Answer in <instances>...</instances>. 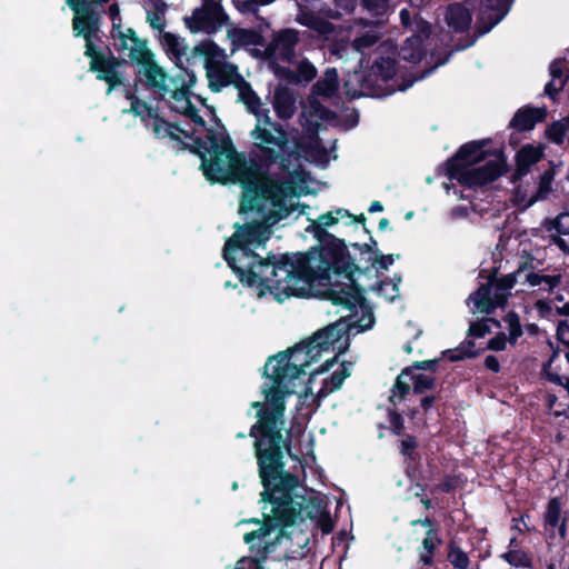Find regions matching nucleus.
Masks as SVG:
<instances>
[{
	"label": "nucleus",
	"mask_w": 569,
	"mask_h": 569,
	"mask_svg": "<svg viewBox=\"0 0 569 569\" xmlns=\"http://www.w3.org/2000/svg\"><path fill=\"white\" fill-rule=\"evenodd\" d=\"M203 4L200 9L206 10L211 16L216 17L217 19H223V22L226 23L228 20V16L223 10V7L221 3L217 0H202Z\"/></svg>",
	"instance_id": "55"
},
{
	"label": "nucleus",
	"mask_w": 569,
	"mask_h": 569,
	"mask_svg": "<svg viewBox=\"0 0 569 569\" xmlns=\"http://www.w3.org/2000/svg\"><path fill=\"white\" fill-rule=\"evenodd\" d=\"M339 338L335 326L325 327L311 337L287 350L270 356L263 367L262 377L271 385L263 383L261 392L264 401H253L257 421L249 430L254 439L253 449L258 475L263 487L261 501L270 503V513L263 512V522L259 529L244 533L246 543L262 540L276 528L291 527L302 519L305 497L293 495L298 488L299 477L286 470L284 457L298 459L292 453L291 429L283 436L286 398L291 395L288 382L306 373V368L317 359L321 349H327Z\"/></svg>",
	"instance_id": "1"
},
{
	"label": "nucleus",
	"mask_w": 569,
	"mask_h": 569,
	"mask_svg": "<svg viewBox=\"0 0 569 569\" xmlns=\"http://www.w3.org/2000/svg\"><path fill=\"white\" fill-rule=\"evenodd\" d=\"M442 543V539L438 536L437 530L431 528L427 531V536L422 540L425 552L435 553L437 546Z\"/></svg>",
	"instance_id": "57"
},
{
	"label": "nucleus",
	"mask_w": 569,
	"mask_h": 569,
	"mask_svg": "<svg viewBox=\"0 0 569 569\" xmlns=\"http://www.w3.org/2000/svg\"><path fill=\"white\" fill-rule=\"evenodd\" d=\"M408 379L412 383V392L415 395H423L428 390H433L437 385V379L433 375H426L417 371L408 375Z\"/></svg>",
	"instance_id": "36"
},
{
	"label": "nucleus",
	"mask_w": 569,
	"mask_h": 569,
	"mask_svg": "<svg viewBox=\"0 0 569 569\" xmlns=\"http://www.w3.org/2000/svg\"><path fill=\"white\" fill-rule=\"evenodd\" d=\"M553 179V172L551 170H546L539 181V187L537 193L528 201L527 207L532 206L538 199L543 198L551 190V182Z\"/></svg>",
	"instance_id": "46"
},
{
	"label": "nucleus",
	"mask_w": 569,
	"mask_h": 569,
	"mask_svg": "<svg viewBox=\"0 0 569 569\" xmlns=\"http://www.w3.org/2000/svg\"><path fill=\"white\" fill-rule=\"evenodd\" d=\"M274 112L281 120H289L296 113V97L293 92L284 86H278L274 89L273 102Z\"/></svg>",
	"instance_id": "23"
},
{
	"label": "nucleus",
	"mask_w": 569,
	"mask_h": 569,
	"mask_svg": "<svg viewBox=\"0 0 569 569\" xmlns=\"http://www.w3.org/2000/svg\"><path fill=\"white\" fill-rule=\"evenodd\" d=\"M542 520L548 538L555 539L557 535L561 540L567 538L569 517L566 513L562 515V500L560 497H551L548 500Z\"/></svg>",
	"instance_id": "14"
},
{
	"label": "nucleus",
	"mask_w": 569,
	"mask_h": 569,
	"mask_svg": "<svg viewBox=\"0 0 569 569\" xmlns=\"http://www.w3.org/2000/svg\"><path fill=\"white\" fill-rule=\"evenodd\" d=\"M503 320L508 325V330H509V335L507 337L508 341L510 345H516L518 339L523 333L522 326L520 322V317L516 311L511 310L505 316Z\"/></svg>",
	"instance_id": "41"
},
{
	"label": "nucleus",
	"mask_w": 569,
	"mask_h": 569,
	"mask_svg": "<svg viewBox=\"0 0 569 569\" xmlns=\"http://www.w3.org/2000/svg\"><path fill=\"white\" fill-rule=\"evenodd\" d=\"M491 332V328L488 325V320L480 319L477 321H471L469 329L467 330V337L471 338H483L488 333Z\"/></svg>",
	"instance_id": "51"
},
{
	"label": "nucleus",
	"mask_w": 569,
	"mask_h": 569,
	"mask_svg": "<svg viewBox=\"0 0 569 569\" xmlns=\"http://www.w3.org/2000/svg\"><path fill=\"white\" fill-rule=\"evenodd\" d=\"M556 337L560 343L567 347L565 353L566 360L569 362V321L560 320L557 326Z\"/></svg>",
	"instance_id": "56"
},
{
	"label": "nucleus",
	"mask_w": 569,
	"mask_h": 569,
	"mask_svg": "<svg viewBox=\"0 0 569 569\" xmlns=\"http://www.w3.org/2000/svg\"><path fill=\"white\" fill-rule=\"evenodd\" d=\"M232 74H236V66L233 63H220L213 68H208L209 89L212 92H220L222 88L231 84Z\"/></svg>",
	"instance_id": "24"
},
{
	"label": "nucleus",
	"mask_w": 569,
	"mask_h": 569,
	"mask_svg": "<svg viewBox=\"0 0 569 569\" xmlns=\"http://www.w3.org/2000/svg\"><path fill=\"white\" fill-rule=\"evenodd\" d=\"M446 22L456 33H465L472 22L471 11L460 2L450 3L446 11Z\"/></svg>",
	"instance_id": "22"
},
{
	"label": "nucleus",
	"mask_w": 569,
	"mask_h": 569,
	"mask_svg": "<svg viewBox=\"0 0 569 569\" xmlns=\"http://www.w3.org/2000/svg\"><path fill=\"white\" fill-rule=\"evenodd\" d=\"M331 326L336 327V329L339 333V338L335 342H332V345L328 346L327 349H321L317 359L313 360L311 363L316 362L320 358L321 353L323 351L330 350V348L337 349V353L332 358L327 359L319 368L313 370L310 373V380L313 379L316 376H319V375H322V373L329 371L338 362V357L340 355H343L349 348L350 339H349L347 326L343 323H340V322H335V323L329 325L328 327H331Z\"/></svg>",
	"instance_id": "17"
},
{
	"label": "nucleus",
	"mask_w": 569,
	"mask_h": 569,
	"mask_svg": "<svg viewBox=\"0 0 569 569\" xmlns=\"http://www.w3.org/2000/svg\"><path fill=\"white\" fill-rule=\"evenodd\" d=\"M183 21L191 33L203 31L211 34L217 32L224 24L223 19H217L200 8L194 9L190 17H184Z\"/></svg>",
	"instance_id": "19"
},
{
	"label": "nucleus",
	"mask_w": 569,
	"mask_h": 569,
	"mask_svg": "<svg viewBox=\"0 0 569 569\" xmlns=\"http://www.w3.org/2000/svg\"><path fill=\"white\" fill-rule=\"evenodd\" d=\"M525 268H526V266H521L515 272H511L509 274L502 276L501 278H497L496 277V281L493 282V286H495L496 290L508 292L510 289H512L515 287V284L517 283V276Z\"/></svg>",
	"instance_id": "48"
},
{
	"label": "nucleus",
	"mask_w": 569,
	"mask_h": 569,
	"mask_svg": "<svg viewBox=\"0 0 569 569\" xmlns=\"http://www.w3.org/2000/svg\"><path fill=\"white\" fill-rule=\"evenodd\" d=\"M458 486V480L455 476L446 475L440 483H437L431 488V493L443 492L450 493L455 491Z\"/></svg>",
	"instance_id": "58"
},
{
	"label": "nucleus",
	"mask_w": 569,
	"mask_h": 569,
	"mask_svg": "<svg viewBox=\"0 0 569 569\" xmlns=\"http://www.w3.org/2000/svg\"><path fill=\"white\" fill-rule=\"evenodd\" d=\"M363 8L376 18H383L390 10V0H361Z\"/></svg>",
	"instance_id": "44"
},
{
	"label": "nucleus",
	"mask_w": 569,
	"mask_h": 569,
	"mask_svg": "<svg viewBox=\"0 0 569 569\" xmlns=\"http://www.w3.org/2000/svg\"><path fill=\"white\" fill-rule=\"evenodd\" d=\"M547 118L546 108L523 106L519 108L509 122V127L518 132L531 131L537 123L543 122Z\"/></svg>",
	"instance_id": "18"
},
{
	"label": "nucleus",
	"mask_w": 569,
	"mask_h": 569,
	"mask_svg": "<svg viewBox=\"0 0 569 569\" xmlns=\"http://www.w3.org/2000/svg\"><path fill=\"white\" fill-rule=\"evenodd\" d=\"M101 19V13L92 7L86 6L81 12L74 13L72 30L74 37H83L86 41L84 56L96 54V50H98L93 43V39L97 38L100 32Z\"/></svg>",
	"instance_id": "12"
},
{
	"label": "nucleus",
	"mask_w": 569,
	"mask_h": 569,
	"mask_svg": "<svg viewBox=\"0 0 569 569\" xmlns=\"http://www.w3.org/2000/svg\"><path fill=\"white\" fill-rule=\"evenodd\" d=\"M87 57L90 58V71L98 72L97 79L107 82L108 93L123 84L121 74L104 62V54L99 49L96 50V54Z\"/></svg>",
	"instance_id": "20"
},
{
	"label": "nucleus",
	"mask_w": 569,
	"mask_h": 569,
	"mask_svg": "<svg viewBox=\"0 0 569 569\" xmlns=\"http://www.w3.org/2000/svg\"><path fill=\"white\" fill-rule=\"evenodd\" d=\"M406 378H408V376H403L402 369L400 375L395 380V383L391 388V396L389 397V402H391L393 406L397 405L396 399H398L399 401L406 400L407 396L412 390L410 383L407 380H405Z\"/></svg>",
	"instance_id": "38"
},
{
	"label": "nucleus",
	"mask_w": 569,
	"mask_h": 569,
	"mask_svg": "<svg viewBox=\"0 0 569 569\" xmlns=\"http://www.w3.org/2000/svg\"><path fill=\"white\" fill-rule=\"evenodd\" d=\"M372 70L375 74L380 77L383 81H388L396 76L398 62L392 57L380 56L375 59Z\"/></svg>",
	"instance_id": "35"
},
{
	"label": "nucleus",
	"mask_w": 569,
	"mask_h": 569,
	"mask_svg": "<svg viewBox=\"0 0 569 569\" xmlns=\"http://www.w3.org/2000/svg\"><path fill=\"white\" fill-rule=\"evenodd\" d=\"M418 441L413 435H406L405 439L400 441L399 452L410 462L418 463L420 461V453L417 451Z\"/></svg>",
	"instance_id": "39"
},
{
	"label": "nucleus",
	"mask_w": 569,
	"mask_h": 569,
	"mask_svg": "<svg viewBox=\"0 0 569 569\" xmlns=\"http://www.w3.org/2000/svg\"><path fill=\"white\" fill-rule=\"evenodd\" d=\"M440 359H429L421 361H413L410 366L403 368V376H408L413 373V371H429L431 373H436L439 368Z\"/></svg>",
	"instance_id": "45"
},
{
	"label": "nucleus",
	"mask_w": 569,
	"mask_h": 569,
	"mask_svg": "<svg viewBox=\"0 0 569 569\" xmlns=\"http://www.w3.org/2000/svg\"><path fill=\"white\" fill-rule=\"evenodd\" d=\"M499 558L513 568H532V555L522 548L508 549Z\"/></svg>",
	"instance_id": "32"
},
{
	"label": "nucleus",
	"mask_w": 569,
	"mask_h": 569,
	"mask_svg": "<svg viewBox=\"0 0 569 569\" xmlns=\"http://www.w3.org/2000/svg\"><path fill=\"white\" fill-rule=\"evenodd\" d=\"M217 128H206V140L193 138V143L180 141L182 149L197 154L200 160V170L212 184L236 183L237 149L220 119H214Z\"/></svg>",
	"instance_id": "4"
},
{
	"label": "nucleus",
	"mask_w": 569,
	"mask_h": 569,
	"mask_svg": "<svg viewBox=\"0 0 569 569\" xmlns=\"http://www.w3.org/2000/svg\"><path fill=\"white\" fill-rule=\"evenodd\" d=\"M485 349H476L473 340L465 339L457 348L445 350L442 356L448 358L450 362H458L466 359H475Z\"/></svg>",
	"instance_id": "31"
},
{
	"label": "nucleus",
	"mask_w": 569,
	"mask_h": 569,
	"mask_svg": "<svg viewBox=\"0 0 569 569\" xmlns=\"http://www.w3.org/2000/svg\"><path fill=\"white\" fill-rule=\"evenodd\" d=\"M167 9L168 4L163 0H152V10L147 11V22L152 29L164 33Z\"/></svg>",
	"instance_id": "33"
},
{
	"label": "nucleus",
	"mask_w": 569,
	"mask_h": 569,
	"mask_svg": "<svg viewBox=\"0 0 569 569\" xmlns=\"http://www.w3.org/2000/svg\"><path fill=\"white\" fill-rule=\"evenodd\" d=\"M448 560L457 569H468L470 560L467 555L455 541L448 545Z\"/></svg>",
	"instance_id": "40"
},
{
	"label": "nucleus",
	"mask_w": 569,
	"mask_h": 569,
	"mask_svg": "<svg viewBox=\"0 0 569 569\" xmlns=\"http://www.w3.org/2000/svg\"><path fill=\"white\" fill-rule=\"evenodd\" d=\"M247 260L243 266H239L237 262L229 266L243 286L249 288L257 286L270 291L272 289L280 290V280L270 274L271 268L262 266L267 261V257L262 258L258 254V257L247 258Z\"/></svg>",
	"instance_id": "11"
},
{
	"label": "nucleus",
	"mask_w": 569,
	"mask_h": 569,
	"mask_svg": "<svg viewBox=\"0 0 569 569\" xmlns=\"http://www.w3.org/2000/svg\"><path fill=\"white\" fill-rule=\"evenodd\" d=\"M162 39L167 53L171 56V59L179 68V72L169 78L168 88H172L171 98L176 102H181L191 94L190 89L194 86L197 77L192 70L182 66V58L188 51L187 46L182 43L183 40L172 32H164V34H162Z\"/></svg>",
	"instance_id": "7"
},
{
	"label": "nucleus",
	"mask_w": 569,
	"mask_h": 569,
	"mask_svg": "<svg viewBox=\"0 0 569 569\" xmlns=\"http://www.w3.org/2000/svg\"><path fill=\"white\" fill-rule=\"evenodd\" d=\"M350 42L347 39H337L332 40L328 43L327 48L331 56H335L339 59L343 58L348 54Z\"/></svg>",
	"instance_id": "54"
},
{
	"label": "nucleus",
	"mask_w": 569,
	"mask_h": 569,
	"mask_svg": "<svg viewBox=\"0 0 569 569\" xmlns=\"http://www.w3.org/2000/svg\"><path fill=\"white\" fill-rule=\"evenodd\" d=\"M339 90V74L336 68H327L323 77L312 86V94L331 98Z\"/></svg>",
	"instance_id": "26"
},
{
	"label": "nucleus",
	"mask_w": 569,
	"mask_h": 569,
	"mask_svg": "<svg viewBox=\"0 0 569 569\" xmlns=\"http://www.w3.org/2000/svg\"><path fill=\"white\" fill-rule=\"evenodd\" d=\"M311 108L313 112L322 120H329L336 116L332 110L320 103L318 100L311 101Z\"/></svg>",
	"instance_id": "64"
},
{
	"label": "nucleus",
	"mask_w": 569,
	"mask_h": 569,
	"mask_svg": "<svg viewBox=\"0 0 569 569\" xmlns=\"http://www.w3.org/2000/svg\"><path fill=\"white\" fill-rule=\"evenodd\" d=\"M260 121H262L263 124L268 129H270L277 137H282L283 136L284 138H289V133L287 132L284 127L280 122L271 120V118L268 114V111H266L263 113L261 112V120Z\"/></svg>",
	"instance_id": "59"
},
{
	"label": "nucleus",
	"mask_w": 569,
	"mask_h": 569,
	"mask_svg": "<svg viewBox=\"0 0 569 569\" xmlns=\"http://www.w3.org/2000/svg\"><path fill=\"white\" fill-rule=\"evenodd\" d=\"M129 58L134 61L139 67V73L146 78V83L149 88L158 89L168 92L169 88L166 84L167 73L156 61L152 51L150 50H131Z\"/></svg>",
	"instance_id": "13"
},
{
	"label": "nucleus",
	"mask_w": 569,
	"mask_h": 569,
	"mask_svg": "<svg viewBox=\"0 0 569 569\" xmlns=\"http://www.w3.org/2000/svg\"><path fill=\"white\" fill-rule=\"evenodd\" d=\"M221 56H223V50L214 41L208 39L194 46L184 57L188 64H193L198 57H203L209 62Z\"/></svg>",
	"instance_id": "29"
},
{
	"label": "nucleus",
	"mask_w": 569,
	"mask_h": 569,
	"mask_svg": "<svg viewBox=\"0 0 569 569\" xmlns=\"http://www.w3.org/2000/svg\"><path fill=\"white\" fill-rule=\"evenodd\" d=\"M491 142L490 138H486L460 146L456 153L443 163L446 176L480 163L489 157H496L498 149L488 148Z\"/></svg>",
	"instance_id": "10"
},
{
	"label": "nucleus",
	"mask_w": 569,
	"mask_h": 569,
	"mask_svg": "<svg viewBox=\"0 0 569 569\" xmlns=\"http://www.w3.org/2000/svg\"><path fill=\"white\" fill-rule=\"evenodd\" d=\"M239 101H241L243 104H246L248 111L253 113L258 121L261 120V100L259 96L256 93V91L252 89L251 84L246 87V89H241L238 93Z\"/></svg>",
	"instance_id": "37"
},
{
	"label": "nucleus",
	"mask_w": 569,
	"mask_h": 569,
	"mask_svg": "<svg viewBox=\"0 0 569 569\" xmlns=\"http://www.w3.org/2000/svg\"><path fill=\"white\" fill-rule=\"evenodd\" d=\"M543 149L531 143L522 146L515 156L516 168L511 176L512 182H517L526 177L532 166L537 164L543 158Z\"/></svg>",
	"instance_id": "16"
},
{
	"label": "nucleus",
	"mask_w": 569,
	"mask_h": 569,
	"mask_svg": "<svg viewBox=\"0 0 569 569\" xmlns=\"http://www.w3.org/2000/svg\"><path fill=\"white\" fill-rule=\"evenodd\" d=\"M493 160H488L483 166L477 168H466L447 176L450 180H456L462 187L478 189L485 187L509 171L505 148H498Z\"/></svg>",
	"instance_id": "8"
},
{
	"label": "nucleus",
	"mask_w": 569,
	"mask_h": 569,
	"mask_svg": "<svg viewBox=\"0 0 569 569\" xmlns=\"http://www.w3.org/2000/svg\"><path fill=\"white\" fill-rule=\"evenodd\" d=\"M548 230H556L559 234H569V212H562L550 220Z\"/></svg>",
	"instance_id": "53"
},
{
	"label": "nucleus",
	"mask_w": 569,
	"mask_h": 569,
	"mask_svg": "<svg viewBox=\"0 0 569 569\" xmlns=\"http://www.w3.org/2000/svg\"><path fill=\"white\" fill-rule=\"evenodd\" d=\"M360 308L362 309V316L359 319L358 326L361 328V330H368L375 323L373 312L367 302Z\"/></svg>",
	"instance_id": "62"
},
{
	"label": "nucleus",
	"mask_w": 569,
	"mask_h": 569,
	"mask_svg": "<svg viewBox=\"0 0 569 569\" xmlns=\"http://www.w3.org/2000/svg\"><path fill=\"white\" fill-rule=\"evenodd\" d=\"M267 268H271L270 274L280 280V290L287 297L300 295L297 289L291 287V280H301L307 283L318 282L325 286L323 272L321 264L318 263L317 257L310 250L296 253L274 254L269 252L267 261L262 263Z\"/></svg>",
	"instance_id": "5"
},
{
	"label": "nucleus",
	"mask_w": 569,
	"mask_h": 569,
	"mask_svg": "<svg viewBox=\"0 0 569 569\" xmlns=\"http://www.w3.org/2000/svg\"><path fill=\"white\" fill-rule=\"evenodd\" d=\"M130 112L141 118L143 117V113H147L149 118H152L156 113L146 101L139 98H134L132 101Z\"/></svg>",
	"instance_id": "60"
},
{
	"label": "nucleus",
	"mask_w": 569,
	"mask_h": 569,
	"mask_svg": "<svg viewBox=\"0 0 569 569\" xmlns=\"http://www.w3.org/2000/svg\"><path fill=\"white\" fill-rule=\"evenodd\" d=\"M350 376L349 370L342 365L340 370H337L330 375L329 378L325 379L323 382L328 383V387L332 391H336L341 388L343 381Z\"/></svg>",
	"instance_id": "52"
},
{
	"label": "nucleus",
	"mask_w": 569,
	"mask_h": 569,
	"mask_svg": "<svg viewBox=\"0 0 569 569\" xmlns=\"http://www.w3.org/2000/svg\"><path fill=\"white\" fill-rule=\"evenodd\" d=\"M355 256L350 254L349 247L336 260L331 258L321 261L325 286L328 288L325 296L335 306H341L350 311L366 303L365 289L357 282L356 273L367 274L371 272L375 256L356 250Z\"/></svg>",
	"instance_id": "3"
},
{
	"label": "nucleus",
	"mask_w": 569,
	"mask_h": 569,
	"mask_svg": "<svg viewBox=\"0 0 569 569\" xmlns=\"http://www.w3.org/2000/svg\"><path fill=\"white\" fill-rule=\"evenodd\" d=\"M388 421L389 429L395 436H403L405 435V420L401 413H399L396 409H388Z\"/></svg>",
	"instance_id": "50"
},
{
	"label": "nucleus",
	"mask_w": 569,
	"mask_h": 569,
	"mask_svg": "<svg viewBox=\"0 0 569 569\" xmlns=\"http://www.w3.org/2000/svg\"><path fill=\"white\" fill-rule=\"evenodd\" d=\"M317 77V69L316 67L308 60L303 59L301 60L296 69V78L297 84L299 83H309Z\"/></svg>",
	"instance_id": "42"
},
{
	"label": "nucleus",
	"mask_w": 569,
	"mask_h": 569,
	"mask_svg": "<svg viewBox=\"0 0 569 569\" xmlns=\"http://www.w3.org/2000/svg\"><path fill=\"white\" fill-rule=\"evenodd\" d=\"M513 0H483V8L496 11L493 23H499L511 9Z\"/></svg>",
	"instance_id": "43"
},
{
	"label": "nucleus",
	"mask_w": 569,
	"mask_h": 569,
	"mask_svg": "<svg viewBox=\"0 0 569 569\" xmlns=\"http://www.w3.org/2000/svg\"><path fill=\"white\" fill-rule=\"evenodd\" d=\"M379 36L372 32L363 33L353 39L351 42L352 48L360 53H363L365 50L373 47L379 41Z\"/></svg>",
	"instance_id": "47"
},
{
	"label": "nucleus",
	"mask_w": 569,
	"mask_h": 569,
	"mask_svg": "<svg viewBox=\"0 0 569 569\" xmlns=\"http://www.w3.org/2000/svg\"><path fill=\"white\" fill-rule=\"evenodd\" d=\"M232 41L239 46H264V38L260 31L254 29L237 28L231 33Z\"/></svg>",
	"instance_id": "34"
},
{
	"label": "nucleus",
	"mask_w": 569,
	"mask_h": 569,
	"mask_svg": "<svg viewBox=\"0 0 569 569\" xmlns=\"http://www.w3.org/2000/svg\"><path fill=\"white\" fill-rule=\"evenodd\" d=\"M238 228L236 232L226 241L223 247V258L228 266L237 262L233 256L234 251L241 252V258H254L258 253L254 252L252 246L258 248L263 246L270 238V230L262 222L244 223L243 226L236 224Z\"/></svg>",
	"instance_id": "6"
},
{
	"label": "nucleus",
	"mask_w": 569,
	"mask_h": 569,
	"mask_svg": "<svg viewBox=\"0 0 569 569\" xmlns=\"http://www.w3.org/2000/svg\"><path fill=\"white\" fill-rule=\"evenodd\" d=\"M497 271V268H495L488 278V282L481 283L469 297V299L475 302L477 309L486 315H490L495 311V306H491V290L492 287H495L493 282L496 281Z\"/></svg>",
	"instance_id": "25"
},
{
	"label": "nucleus",
	"mask_w": 569,
	"mask_h": 569,
	"mask_svg": "<svg viewBox=\"0 0 569 569\" xmlns=\"http://www.w3.org/2000/svg\"><path fill=\"white\" fill-rule=\"evenodd\" d=\"M338 221V217L333 216L332 211H328L320 214L317 221L306 228V231L312 233L318 241L317 246L309 249L317 257L318 263L323 262L326 258L336 260L346 251L345 239L336 237L326 229L337 224Z\"/></svg>",
	"instance_id": "9"
},
{
	"label": "nucleus",
	"mask_w": 569,
	"mask_h": 569,
	"mask_svg": "<svg viewBox=\"0 0 569 569\" xmlns=\"http://www.w3.org/2000/svg\"><path fill=\"white\" fill-rule=\"evenodd\" d=\"M251 138L259 151L257 157L248 159L244 152L239 151L236 157V183L242 189L239 212H260L269 202L277 209V220L284 219L295 210V206H286V198L293 193L295 182L291 179H274L269 170L276 163L283 171L290 169V139L277 137L267 127H261L260 121L251 131Z\"/></svg>",
	"instance_id": "2"
},
{
	"label": "nucleus",
	"mask_w": 569,
	"mask_h": 569,
	"mask_svg": "<svg viewBox=\"0 0 569 569\" xmlns=\"http://www.w3.org/2000/svg\"><path fill=\"white\" fill-rule=\"evenodd\" d=\"M152 118L154 120L153 133L157 138H170L171 140H174V141H181L179 136L177 133H174L173 130L179 131L186 138L191 139L193 136V133H189L188 131L180 128V126L177 123H171V122L167 121L164 118L160 117L158 113H154V116Z\"/></svg>",
	"instance_id": "30"
},
{
	"label": "nucleus",
	"mask_w": 569,
	"mask_h": 569,
	"mask_svg": "<svg viewBox=\"0 0 569 569\" xmlns=\"http://www.w3.org/2000/svg\"><path fill=\"white\" fill-rule=\"evenodd\" d=\"M299 40V32L296 29H282L273 33L267 51L277 53L282 61L291 62L296 57Z\"/></svg>",
	"instance_id": "15"
},
{
	"label": "nucleus",
	"mask_w": 569,
	"mask_h": 569,
	"mask_svg": "<svg viewBox=\"0 0 569 569\" xmlns=\"http://www.w3.org/2000/svg\"><path fill=\"white\" fill-rule=\"evenodd\" d=\"M496 17V11L482 7L478 13L473 33H468L463 42L457 43V50H465L472 47L480 37L491 31V29L498 24L493 23Z\"/></svg>",
	"instance_id": "21"
},
{
	"label": "nucleus",
	"mask_w": 569,
	"mask_h": 569,
	"mask_svg": "<svg viewBox=\"0 0 569 569\" xmlns=\"http://www.w3.org/2000/svg\"><path fill=\"white\" fill-rule=\"evenodd\" d=\"M508 338L503 332H498L493 338H491L485 350H492V351H503L507 347Z\"/></svg>",
	"instance_id": "61"
},
{
	"label": "nucleus",
	"mask_w": 569,
	"mask_h": 569,
	"mask_svg": "<svg viewBox=\"0 0 569 569\" xmlns=\"http://www.w3.org/2000/svg\"><path fill=\"white\" fill-rule=\"evenodd\" d=\"M395 262L393 254H383L381 252L377 253L373 259V267L381 270H388L391 264Z\"/></svg>",
	"instance_id": "63"
},
{
	"label": "nucleus",
	"mask_w": 569,
	"mask_h": 569,
	"mask_svg": "<svg viewBox=\"0 0 569 569\" xmlns=\"http://www.w3.org/2000/svg\"><path fill=\"white\" fill-rule=\"evenodd\" d=\"M111 36L114 39L119 40V43L116 44V49L118 51L124 50H138L142 51L149 50L147 47V41L144 39H140L136 31L132 28H128L126 31L122 30V27L118 30L111 31Z\"/></svg>",
	"instance_id": "27"
},
{
	"label": "nucleus",
	"mask_w": 569,
	"mask_h": 569,
	"mask_svg": "<svg viewBox=\"0 0 569 569\" xmlns=\"http://www.w3.org/2000/svg\"><path fill=\"white\" fill-rule=\"evenodd\" d=\"M567 132V127L561 121H553L546 130L547 138L556 143H563L565 136Z\"/></svg>",
	"instance_id": "49"
},
{
	"label": "nucleus",
	"mask_w": 569,
	"mask_h": 569,
	"mask_svg": "<svg viewBox=\"0 0 569 569\" xmlns=\"http://www.w3.org/2000/svg\"><path fill=\"white\" fill-rule=\"evenodd\" d=\"M425 54L426 49L421 34H412L411 37L407 38L399 52L401 59L412 63L420 62Z\"/></svg>",
	"instance_id": "28"
}]
</instances>
